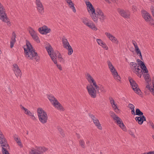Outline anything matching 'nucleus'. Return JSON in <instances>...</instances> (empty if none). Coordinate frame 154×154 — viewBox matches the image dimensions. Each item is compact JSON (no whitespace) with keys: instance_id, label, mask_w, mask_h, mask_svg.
I'll return each instance as SVG.
<instances>
[{"instance_id":"1","label":"nucleus","mask_w":154,"mask_h":154,"mask_svg":"<svg viewBox=\"0 0 154 154\" xmlns=\"http://www.w3.org/2000/svg\"><path fill=\"white\" fill-rule=\"evenodd\" d=\"M26 48H24L25 53L26 54V57L30 59H35L38 61L39 59L37 52L33 49V48L30 43L28 42L26 44Z\"/></svg>"},{"instance_id":"2","label":"nucleus","mask_w":154,"mask_h":154,"mask_svg":"<svg viewBox=\"0 0 154 154\" xmlns=\"http://www.w3.org/2000/svg\"><path fill=\"white\" fill-rule=\"evenodd\" d=\"M85 4L87 6V9L90 14L92 19L94 22L96 21V14L95 10L91 3L89 1H85Z\"/></svg>"},{"instance_id":"3","label":"nucleus","mask_w":154,"mask_h":154,"mask_svg":"<svg viewBox=\"0 0 154 154\" xmlns=\"http://www.w3.org/2000/svg\"><path fill=\"white\" fill-rule=\"evenodd\" d=\"M37 113L39 120L41 123L43 124L47 122L48 117L47 113L42 108L38 109Z\"/></svg>"},{"instance_id":"4","label":"nucleus","mask_w":154,"mask_h":154,"mask_svg":"<svg viewBox=\"0 0 154 154\" xmlns=\"http://www.w3.org/2000/svg\"><path fill=\"white\" fill-rule=\"evenodd\" d=\"M45 47L51 59L54 64L57 65V60L55 58V56H56V54L54 53L53 48L49 43L45 44Z\"/></svg>"},{"instance_id":"5","label":"nucleus","mask_w":154,"mask_h":154,"mask_svg":"<svg viewBox=\"0 0 154 154\" xmlns=\"http://www.w3.org/2000/svg\"><path fill=\"white\" fill-rule=\"evenodd\" d=\"M48 98L54 106L57 109L63 110V108L53 96L52 95H49L48 96Z\"/></svg>"},{"instance_id":"6","label":"nucleus","mask_w":154,"mask_h":154,"mask_svg":"<svg viewBox=\"0 0 154 154\" xmlns=\"http://www.w3.org/2000/svg\"><path fill=\"white\" fill-rule=\"evenodd\" d=\"M130 65L133 72L140 78L143 74V72L140 68L139 66H137V63L135 62H131L130 63Z\"/></svg>"},{"instance_id":"7","label":"nucleus","mask_w":154,"mask_h":154,"mask_svg":"<svg viewBox=\"0 0 154 154\" xmlns=\"http://www.w3.org/2000/svg\"><path fill=\"white\" fill-rule=\"evenodd\" d=\"M141 13L143 17L146 22L154 27V20L150 14L144 10H142Z\"/></svg>"},{"instance_id":"8","label":"nucleus","mask_w":154,"mask_h":154,"mask_svg":"<svg viewBox=\"0 0 154 154\" xmlns=\"http://www.w3.org/2000/svg\"><path fill=\"white\" fill-rule=\"evenodd\" d=\"M47 150V149L44 147L36 146L31 149L30 153V154H42Z\"/></svg>"},{"instance_id":"9","label":"nucleus","mask_w":154,"mask_h":154,"mask_svg":"<svg viewBox=\"0 0 154 154\" xmlns=\"http://www.w3.org/2000/svg\"><path fill=\"white\" fill-rule=\"evenodd\" d=\"M129 80L130 84L133 90L137 94L139 95H141V91L139 88L138 85L136 83L134 80L131 78H129Z\"/></svg>"},{"instance_id":"10","label":"nucleus","mask_w":154,"mask_h":154,"mask_svg":"<svg viewBox=\"0 0 154 154\" xmlns=\"http://www.w3.org/2000/svg\"><path fill=\"white\" fill-rule=\"evenodd\" d=\"M92 84H89L87 86L86 88L90 95L92 98H94L96 96V91L94 86Z\"/></svg>"},{"instance_id":"11","label":"nucleus","mask_w":154,"mask_h":154,"mask_svg":"<svg viewBox=\"0 0 154 154\" xmlns=\"http://www.w3.org/2000/svg\"><path fill=\"white\" fill-rule=\"evenodd\" d=\"M145 79L148 83L150 81V79H149V75L148 74H146L145 75ZM152 84L153 87H152L149 83L146 85V88H148L150 91L154 95V76L153 77L152 80Z\"/></svg>"},{"instance_id":"12","label":"nucleus","mask_w":154,"mask_h":154,"mask_svg":"<svg viewBox=\"0 0 154 154\" xmlns=\"http://www.w3.org/2000/svg\"><path fill=\"white\" fill-rule=\"evenodd\" d=\"M0 19L4 22H6L8 20L5 9L3 6L0 7Z\"/></svg>"},{"instance_id":"13","label":"nucleus","mask_w":154,"mask_h":154,"mask_svg":"<svg viewBox=\"0 0 154 154\" xmlns=\"http://www.w3.org/2000/svg\"><path fill=\"white\" fill-rule=\"evenodd\" d=\"M0 144L2 147H4L6 148L8 147L7 140L1 130H0Z\"/></svg>"},{"instance_id":"14","label":"nucleus","mask_w":154,"mask_h":154,"mask_svg":"<svg viewBox=\"0 0 154 154\" xmlns=\"http://www.w3.org/2000/svg\"><path fill=\"white\" fill-rule=\"evenodd\" d=\"M12 69L14 72L17 78L18 77H21L22 73L19 66L17 64L15 63L13 65Z\"/></svg>"},{"instance_id":"15","label":"nucleus","mask_w":154,"mask_h":154,"mask_svg":"<svg viewBox=\"0 0 154 154\" xmlns=\"http://www.w3.org/2000/svg\"><path fill=\"white\" fill-rule=\"evenodd\" d=\"M118 11L119 13L123 17L128 18L130 15V12L128 10H124L123 9H119Z\"/></svg>"},{"instance_id":"16","label":"nucleus","mask_w":154,"mask_h":154,"mask_svg":"<svg viewBox=\"0 0 154 154\" xmlns=\"http://www.w3.org/2000/svg\"><path fill=\"white\" fill-rule=\"evenodd\" d=\"M110 115L118 125H119V124L122 122V119L116 115L114 112H110Z\"/></svg>"},{"instance_id":"17","label":"nucleus","mask_w":154,"mask_h":154,"mask_svg":"<svg viewBox=\"0 0 154 154\" xmlns=\"http://www.w3.org/2000/svg\"><path fill=\"white\" fill-rule=\"evenodd\" d=\"M29 32L32 38L37 42H40L39 37L37 36L36 32L32 28H30L29 30Z\"/></svg>"},{"instance_id":"18","label":"nucleus","mask_w":154,"mask_h":154,"mask_svg":"<svg viewBox=\"0 0 154 154\" xmlns=\"http://www.w3.org/2000/svg\"><path fill=\"white\" fill-rule=\"evenodd\" d=\"M109 99L110 103L114 110L116 113H119V109H118L117 104L116 103L114 99L112 97H110Z\"/></svg>"},{"instance_id":"19","label":"nucleus","mask_w":154,"mask_h":154,"mask_svg":"<svg viewBox=\"0 0 154 154\" xmlns=\"http://www.w3.org/2000/svg\"><path fill=\"white\" fill-rule=\"evenodd\" d=\"M105 34L108 38L112 42L116 43L117 44H119V42L117 39L110 33L106 32Z\"/></svg>"},{"instance_id":"20","label":"nucleus","mask_w":154,"mask_h":154,"mask_svg":"<svg viewBox=\"0 0 154 154\" xmlns=\"http://www.w3.org/2000/svg\"><path fill=\"white\" fill-rule=\"evenodd\" d=\"M105 34L108 38L112 42L116 43L117 44H119V42L117 39L110 33L106 32Z\"/></svg>"},{"instance_id":"21","label":"nucleus","mask_w":154,"mask_h":154,"mask_svg":"<svg viewBox=\"0 0 154 154\" xmlns=\"http://www.w3.org/2000/svg\"><path fill=\"white\" fill-rule=\"evenodd\" d=\"M86 78L90 84H92L91 83H93V86H94L96 88V82L90 74L87 73L86 74Z\"/></svg>"},{"instance_id":"22","label":"nucleus","mask_w":154,"mask_h":154,"mask_svg":"<svg viewBox=\"0 0 154 154\" xmlns=\"http://www.w3.org/2000/svg\"><path fill=\"white\" fill-rule=\"evenodd\" d=\"M97 18L100 21L102 22L104 20L105 17L102 11L99 9H97Z\"/></svg>"},{"instance_id":"23","label":"nucleus","mask_w":154,"mask_h":154,"mask_svg":"<svg viewBox=\"0 0 154 154\" xmlns=\"http://www.w3.org/2000/svg\"><path fill=\"white\" fill-rule=\"evenodd\" d=\"M36 3L38 11L40 13L43 12L44 8L40 0H36Z\"/></svg>"},{"instance_id":"24","label":"nucleus","mask_w":154,"mask_h":154,"mask_svg":"<svg viewBox=\"0 0 154 154\" xmlns=\"http://www.w3.org/2000/svg\"><path fill=\"white\" fill-rule=\"evenodd\" d=\"M135 119L136 121L140 125H142L144 121H146V118L143 115L140 116V117L137 116Z\"/></svg>"},{"instance_id":"25","label":"nucleus","mask_w":154,"mask_h":154,"mask_svg":"<svg viewBox=\"0 0 154 154\" xmlns=\"http://www.w3.org/2000/svg\"><path fill=\"white\" fill-rule=\"evenodd\" d=\"M97 42L98 44L101 46L103 48L106 50H107L108 47L106 44L102 40L99 39H97Z\"/></svg>"},{"instance_id":"26","label":"nucleus","mask_w":154,"mask_h":154,"mask_svg":"<svg viewBox=\"0 0 154 154\" xmlns=\"http://www.w3.org/2000/svg\"><path fill=\"white\" fill-rule=\"evenodd\" d=\"M114 78L115 79L119 81L120 80V77L119 75L118 74V72L116 69L110 71Z\"/></svg>"},{"instance_id":"27","label":"nucleus","mask_w":154,"mask_h":154,"mask_svg":"<svg viewBox=\"0 0 154 154\" xmlns=\"http://www.w3.org/2000/svg\"><path fill=\"white\" fill-rule=\"evenodd\" d=\"M134 50L137 54L139 56L140 58L142 60L143 58L141 53L138 46L135 48Z\"/></svg>"},{"instance_id":"28","label":"nucleus","mask_w":154,"mask_h":154,"mask_svg":"<svg viewBox=\"0 0 154 154\" xmlns=\"http://www.w3.org/2000/svg\"><path fill=\"white\" fill-rule=\"evenodd\" d=\"M14 139L15 141L17 142L18 143V145L21 147H22L23 146L22 145V144L21 140L18 137V136L16 135H15L14 136Z\"/></svg>"},{"instance_id":"29","label":"nucleus","mask_w":154,"mask_h":154,"mask_svg":"<svg viewBox=\"0 0 154 154\" xmlns=\"http://www.w3.org/2000/svg\"><path fill=\"white\" fill-rule=\"evenodd\" d=\"M62 43L63 47L65 48H67V47L70 45L69 43L66 38H63V39Z\"/></svg>"},{"instance_id":"30","label":"nucleus","mask_w":154,"mask_h":154,"mask_svg":"<svg viewBox=\"0 0 154 154\" xmlns=\"http://www.w3.org/2000/svg\"><path fill=\"white\" fill-rule=\"evenodd\" d=\"M107 63L110 71L116 69L112 63L109 61H108Z\"/></svg>"},{"instance_id":"31","label":"nucleus","mask_w":154,"mask_h":154,"mask_svg":"<svg viewBox=\"0 0 154 154\" xmlns=\"http://www.w3.org/2000/svg\"><path fill=\"white\" fill-rule=\"evenodd\" d=\"M104 91L103 87L100 85H97V92L99 94Z\"/></svg>"},{"instance_id":"32","label":"nucleus","mask_w":154,"mask_h":154,"mask_svg":"<svg viewBox=\"0 0 154 154\" xmlns=\"http://www.w3.org/2000/svg\"><path fill=\"white\" fill-rule=\"evenodd\" d=\"M86 26L92 29L95 30L96 29L94 24L91 22H90Z\"/></svg>"},{"instance_id":"33","label":"nucleus","mask_w":154,"mask_h":154,"mask_svg":"<svg viewBox=\"0 0 154 154\" xmlns=\"http://www.w3.org/2000/svg\"><path fill=\"white\" fill-rule=\"evenodd\" d=\"M66 48V49L68 50V55H71L73 52V49L72 48L71 46L70 45L68 47H67V48Z\"/></svg>"},{"instance_id":"34","label":"nucleus","mask_w":154,"mask_h":154,"mask_svg":"<svg viewBox=\"0 0 154 154\" xmlns=\"http://www.w3.org/2000/svg\"><path fill=\"white\" fill-rule=\"evenodd\" d=\"M141 69L142 70H143V72L147 73L148 72V70L146 68V66L145 65L144 63L143 65L140 66Z\"/></svg>"},{"instance_id":"35","label":"nucleus","mask_w":154,"mask_h":154,"mask_svg":"<svg viewBox=\"0 0 154 154\" xmlns=\"http://www.w3.org/2000/svg\"><path fill=\"white\" fill-rule=\"evenodd\" d=\"M136 115L142 116L143 115V113L139 109H136Z\"/></svg>"},{"instance_id":"36","label":"nucleus","mask_w":154,"mask_h":154,"mask_svg":"<svg viewBox=\"0 0 154 154\" xmlns=\"http://www.w3.org/2000/svg\"><path fill=\"white\" fill-rule=\"evenodd\" d=\"M79 143L81 146L83 148H85V142L83 140H80L79 141Z\"/></svg>"},{"instance_id":"37","label":"nucleus","mask_w":154,"mask_h":154,"mask_svg":"<svg viewBox=\"0 0 154 154\" xmlns=\"http://www.w3.org/2000/svg\"><path fill=\"white\" fill-rule=\"evenodd\" d=\"M120 127V128L122 129L124 131H126V128L125 127V126L124 123H123L122 121L120 123V124L118 125Z\"/></svg>"},{"instance_id":"38","label":"nucleus","mask_w":154,"mask_h":154,"mask_svg":"<svg viewBox=\"0 0 154 154\" xmlns=\"http://www.w3.org/2000/svg\"><path fill=\"white\" fill-rule=\"evenodd\" d=\"M39 32L42 34H45L44 26L42 27L39 28L38 29Z\"/></svg>"},{"instance_id":"39","label":"nucleus","mask_w":154,"mask_h":154,"mask_svg":"<svg viewBox=\"0 0 154 154\" xmlns=\"http://www.w3.org/2000/svg\"><path fill=\"white\" fill-rule=\"evenodd\" d=\"M83 23L86 26L90 22L86 18H84L82 19Z\"/></svg>"},{"instance_id":"40","label":"nucleus","mask_w":154,"mask_h":154,"mask_svg":"<svg viewBox=\"0 0 154 154\" xmlns=\"http://www.w3.org/2000/svg\"><path fill=\"white\" fill-rule=\"evenodd\" d=\"M45 27V34L46 35L48 33H49L51 31V29L50 28H48L46 26H44Z\"/></svg>"},{"instance_id":"41","label":"nucleus","mask_w":154,"mask_h":154,"mask_svg":"<svg viewBox=\"0 0 154 154\" xmlns=\"http://www.w3.org/2000/svg\"><path fill=\"white\" fill-rule=\"evenodd\" d=\"M58 129L60 132V134L63 137H64L65 136V134L63 133V130L60 127L58 128Z\"/></svg>"},{"instance_id":"42","label":"nucleus","mask_w":154,"mask_h":154,"mask_svg":"<svg viewBox=\"0 0 154 154\" xmlns=\"http://www.w3.org/2000/svg\"><path fill=\"white\" fill-rule=\"evenodd\" d=\"M16 35L15 33L14 32H13L12 33V36L11 38V40L16 41L15 38L16 37Z\"/></svg>"},{"instance_id":"43","label":"nucleus","mask_w":154,"mask_h":154,"mask_svg":"<svg viewBox=\"0 0 154 154\" xmlns=\"http://www.w3.org/2000/svg\"><path fill=\"white\" fill-rule=\"evenodd\" d=\"M4 147H2V152L3 154H10L9 153L8 151H7L6 149L5 148H4Z\"/></svg>"},{"instance_id":"44","label":"nucleus","mask_w":154,"mask_h":154,"mask_svg":"<svg viewBox=\"0 0 154 154\" xmlns=\"http://www.w3.org/2000/svg\"><path fill=\"white\" fill-rule=\"evenodd\" d=\"M97 128L100 130L102 129V127L101 124L100 123L98 120H97Z\"/></svg>"},{"instance_id":"45","label":"nucleus","mask_w":154,"mask_h":154,"mask_svg":"<svg viewBox=\"0 0 154 154\" xmlns=\"http://www.w3.org/2000/svg\"><path fill=\"white\" fill-rule=\"evenodd\" d=\"M89 116L92 119L93 121V122L96 126V120L94 119V116L92 114H89Z\"/></svg>"},{"instance_id":"46","label":"nucleus","mask_w":154,"mask_h":154,"mask_svg":"<svg viewBox=\"0 0 154 154\" xmlns=\"http://www.w3.org/2000/svg\"><path fill=\"white\" fill-rule=\"evenodd\" d=\"M128 107L131 109H134L135 108L134 106L131 103L129 104Z\"/></svg>"},{"instance_id":"47","label":"nucleus","mask_w":154,"mask_h":154,"mask_svg":"<svg viewBox=\"0 0 154 154\" xmlns=\"http://www.w3.org/2000/svg\"><path fill=\"white\" fill-rule=\"evenodd\" d=\"M16 41L11 40L10 42V47L11 48H12L14 46L15 42Z\"/></svg>"},{"instance_id":"48","label":"nucleus","mask_w":154,"mask_h":154,"mask_svg":"<svg viewBox=\"0 0 154 154\" xmlns=\"http://www.w3.org/2000/svg\"><path fill=\"white\" fill-rule=\"evenodd\" d=\"M74 5H72V6H70V8L72 9V10L75 13L76 11V10L75 8V7H74Z\"/></svg>"},{"instance_id":"49","label":"nucleus","mask_w":154,"mask_h":154,"mask_svg":"<svg viewBox=\"0 0 154 154\" xmlns=\"http://www.w3.org/2000/svg\"><path fill=\"white\" fill-rule=\"evenodd\" d=\"M106 2L109 3H111V2H116V0H105Z\"/></svg>"},{"instance_id":"50","label":"nucleus","mask_w":154,"mask_h":154,"mask_svg":"<svg viewBox=\"0 0 154 154\" xmlns=\"http://www.w3.org/2000/svg\"><path fill=\"white\" fill-rule=\"evenodd\" d=\"M150 10L152 12V13H154V6H151L150 7Z\"/></svg>"},{"instance_id":"51","label":"nucleus","mask_w":154,"mask_h":154,"mask_svg":"<svg viewBox=\"0 0 154 154\" xmlns=\"http://www.w3.org/2000/svg\"><path fill=\"white\" fill-rule=\"evenodd\" d=\"M137 7H136L135 5H133L132 6V10L134 11H135L137 10Z\"/></svg>"},{"instance_id":"52","label":"nucleus","mask_w":154,"mask_h":154,"mask_svg":"<svg viewBox=\"0 0 154 154\" xmlns=\"http://www.w3.org/2000/svg\"><path fill=\"white\" fill-rule=\"evenodd\" d=\"M144 63L142 61H140L139 63H138V65L140 66H141L144 64Z\"/></svg>"},{"instance_id":"53","label":"nucleus","mask_w":154,"mask_h":154,"mask_svg":"<svg viewBox=\"0 0 154 154\" xmlns=\"http://www.w3.org/2000/svg\"><path fill=\"white\" fill-rule=\"evenodd\" d=\"M132 42H133V44L134 45V48L138 46L136 42H135L133 41Z\"/></svg>"},{"instance_id":"54","label":"nucleus","mask_w":154,"mask_h":154,"mask_svg":"<svg viewBox=\"0 0 154 154\" xmlns=\"http://www.w3.org/2000/svg\"><path fill=\"white\" fill-rule=\"evenodd\" d=\"M56 66L60 70H62V67L61 65H58V64H57Z\"/></svg>"},{"instance_id":"55","label":"nucleus","mask_w":154,"mask_h":154,"mask_svg":"<svg viewBox=\"0 0 154 154\" xmlns=\"http://www.w3.org/2000/svg\"><path fill=\"white\" fill-rule=\"evenodd\" d=\"M26 115L29 116H31L32 115V113L29 111L28 112L26 113Z\"/></svg>"},{"instance_id":"56","label":"nucleus","mask_w":154,"mask_h":154,"mask_svg":"<svg viewBox=\"0 0 154 154\" xmlns=\"http://www.w3.org/2000/svg\"><path fill=\"white\" fill-rule=\"evenodd\" d=\"M69 6V7L70 8V6H72L73 5H74V4L71 1V2H70L68 3Z\"/></svg>"},{"instance_id":"57","label":"nucleus","mask_w":154,"mask_h":154,"mask_svg":"<svg viewBox=\"0 0 154 154\" xmlns=\"http://www.w3.org/2000/svg\"><path fill=\"white\" fill-rule=\"evenodd\" d=\"M131 112L132 114V115H136V114L135 113V112L134 109H131Z\"/></svg>"},{"instance_id":"58","label":"nucleus","mask_w":154,"mask_h":154,"mask_svg":"<svg viewBox=\"0 0 154 154\" xmlns=\"http://www.w3.org/2000/svg\"><path fill=\"white\" fill-rule=\"evenodd\" d=\"M20 106L21 109L23 110H24L26 109V108H25L24 107L22 106V105L21 104L20 105Z\"/></svg>"},{"instance_id":"59","label":"nucleus","mask_w":154,"mask_h":154,"mask_svg":"<svg viewBox=\"0 0 154 154\" xmlns=\"http://www.w3.org/2000/svg\"><path fill=\"white\" fill-rule=\"evenodd\" d=\"M31 118L33 120H35V119L36 118L33 115H32L31 116Z\"/></svg>"},{"instance_id":"60","label":"nucleus","mask_w":154,"mask_h":154,"mask_svg":"<svg viewBox=\"0 0 154 154\" xmlns=\"http://www.w3.org/2000/svg\"><path fill=\"white\" fill-rule=\"evenodd\" d=\"M59 60L61 62H64V59L61 57H60Z\"/></svg>"},{"instance_id":"61","label":"nucleus","mask_w":154,"mask_h":154,"mask_svg":"<svg viewBox=\"0 0 154 154\" xmlns=\"http://www.w3.org/2000/svg\"><path fill=\"white\" fill-rule=\"evenodd\" d=\"M149 125H150L152 128L154 129V125L152 122H150L149 123Z\"/></svg>"},{"instance_id":"62","label":"nucleus","mask_w":154,"mask_h":154,"mask_svg":"<svg viewBox=\"0 0 154 154\" xmlns=\"http://www.w3.org/2000/svg\"><path fill=\"white\" fill-rule=\"evenodd\" d=\"M25 112L24 113L26 114V113L28 112L29 111L26 108L24 110Z\"/></svg>"},{"instance_id":"63","label":"nucleus","mask_w":154,"mask_h":154,"mask_svg":"<svg viewBox=\"0 0 154 154\" xmlns=\"http://www.w3.org/2000/svg\"><path fill=\"white\" fill-rule=\"evenodd\" d=\"M9 19H8V20L6 22H7V24L8 25H10L11 23L10 22L8 21Z\"/></svg>"},{"instance_id":"64","label":"nucleus","mask_w":154,"mask_h":154,"mask_svg":"<svg viewBox=\"0 0 154 154\" xmlns=\"http://www.w3.org/2000/svg\"><path fill=\"white\" fill-rule=\"evenodd\" d=\"M149 152L150 154H154V151H151Z\"/></svg>"}]
</instances>
